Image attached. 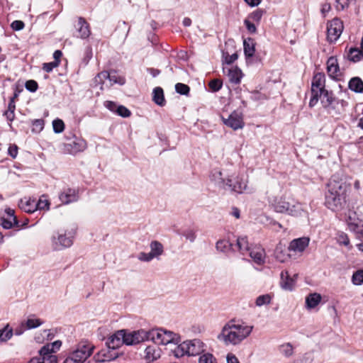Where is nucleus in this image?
Masks as SVG:
<instances>
[{
	"instance_id": "30",
	"label": "nucleus",
	"mask_w": 363,
	"mask_h": 363,
	"mask_svg": "<svg viewBox=\"0 0 363 363\" xmlns=\"http://www.w3.org/2000/svg\"><path fill=\"white\" fill-rule=\"evenodd\" d=\"M321 296L318 293L310 294L306 298V306L308 309L315 308L321 301Z\"/></svg>"
},
{
	"instance_id": "8",
	"label": "nucleus",
	"mask_w": 363,
	"mask_h": 363,
	"mask_svg": "<svg viewBox=\"0 0 363 363\" xmlns=\"http://www.w3.org/2000/svg\"><path fill=\"white\" fill-rule=\"evenodd\" d=\"M344 29L343 22L335 18L327 23V40L330 43H335L340 37Z\"/></svg>"
},
{
	"instance_id": "55",
	"label": "nucleus",
	"mask_w": 363,
	"mask_h": 363,
	"mask_svg": "<svg viewBox=\"0 0 363 363\" xmlns=\"http://www.w3.org/2000/svg\"><path fill=\"white\" fill-rule=\"evenodd\" d=\"M183 235L186 238V240H189L190 242H194L196 239V233L194 230L188 229L183 233Z\"/></svg>"
},
{
	"instance_id": "34",
	"label": "nucleus",
	"mask_w": 363,
	"mask_h": 363,
	"mask_svg": "<svg viewBox=\"0 0 363 363\" xmlns=\"http://www.w3.org/2000/svg\"><path fill=\"white\" fill-rule=\"evenodd\" d=\"M347 59L353 62H357L363 60V51L357 48H352L347 53Z\"/></svg>"
},
{
	"instance_id": "40",
	"label": "nucleus",
	"mask_w": 363,
	"mask_h": 363,
	"mask_svg": "<svg viewBox=\"0 0 363 363\" xmlns=\"http://www.w3.org/2000/svg\"><path fill=\"white\" fill-rule=\"evenodd\" d=\"M352 282L356 286H359L363 284V269H358L353 273Z\"/></svg>"
},
{
	"instance_id": "25",
	"label": "nucleus",
	"mask_w": 363,
	"mask_h": 363,
	"mask_svg": "<svg viewBox=\"0 0 363 363\" xmlns=\"http://www.w3.org/2000/svg\"><path fill=\"white\" fill-rule=\"evenodd\" d=\"M280 285L282 289L291 291L295 285V279L290 277L287 271H283L281 273Z\"/></svg>"
},
{
	"instance_id": "24",
	"label": "nucleus",
	"mask_w": 363,
	"mask_h": 363,
	"mask_svg": "<svg viewBox=\"0 0 363 363\" xmlns=\"http://www.w3.org/2000/svg\"><path fill=\"white\" fill-rule=\"evenodd\" d=\"M86 147V143L81 138H75L73 141L67 145V150L71 154H76L82 152Z\"/></svg>"
},
{
	"instance_id": "27",
	"label": "nucleus",
	"mask_w": 363,
	"mask_h": 363,
	"mask_svg": "<svg viewBox=\"0 0 363 363\" xmlns=\"http://www.w3.org/2000/svg\"><path fill=\"white\" fill-rule=\"evenodd\" d=\"M255 40L252 38H247L243 42L244 53L247 58L253 57L255 52Z\"/></svg>"
},
{
	"instance_id": "47",
	"label": "nucleus",
	"mask_w": 363,
	"mask_h": 363,
	"mask_svg": "<svg viewBox=\"0 0 363 363\" xmlns=\"http://www.w3.org/2000/svg\"><path fill=\"white\" fill-rule=\"evenodd\" d=\"M175 89L177 93L182 95H187L190 91L189 86L182 83H177L175 85Z\"/></svg>"
},
{
	"instance_id": "63",
	"label": "nucleus",
	"mask_w": 363,
	"mask_h": 363,
	"mask_svg": "<svg viewBox=\"0 0 363 363\" xmlns=\"http://www.w3.org/2000/svg\"><path fill=\"white\" fill-rule=\"evenodd\" d=\"M4 115L10 121H12L14 119V111H6Z\"/></svg>"
},
{
	"instance_id": "37",
	"label": "nucleus",
	"mask_w": 363,
	"mask_h": 363,
	"mask_svg": "<svg viewBox=\"0 0 363 363\" xmlns=\"http://www.w3.org/2000/svg\"><path fill=\"white\" fill-rule=\"evenodd\" d=\"M62 342L60 340H57L53 342L52 343H49L44 345L42 347V352H47V351H49L54 354L60 348Z\"/></svg>"
},
{
	"instance_id": "5",
	"label": "nucleus",
	"mask_w": 363,
	"mask_h": 363,
	"mask_svg": "<svg viewBox=\"0 0 363 363\" xmlns=\"http://www.w3.org/2000/svg\"><path fill=\"white\" fill-rule=\"evenodd\" d=\"M152 341L157 345H177L181 342V336L178 333L162 328H153Z\"/></svg>"
},
{
	"instance_id": "23",
	"label": "nucleus",
	"mask_w": 363,
	"mask_h": 363,
	"mask_svg": "<svg viewBox=\"0 0 363 363\" xmlns=\"http://www.w3.org/2000/svg\"><path fill=\"white\" fill-rule=\"evenodd\" d=\"M75 28L78 35L77 37L81 38H86L90 34L91 31L89 29V26L88 23L85 21V19L82 17H79L77 20V23L75 25Z\"/></svg>"
},
{
	"instance_id": "2",
	"label": "nucleus",
	"mask_w": 363,
	"mask_h": 363,
	"mask_svg": "<svg viewBox=\"0 0 363 363\" xmlns=\"http://www.w3.org/2000/svg\"><path fill=\"white\" fill-rule=\"evenodd\" d=\"M328 191L325 194V206L334 211L340 212L347 204V189L345 183L333 180L328 185Z\"/></svg>"
},
{
	"instance_id": "39",
	"label": "nucleus",
	"mask_w": 363,
	"mask_h": 363,
	"mask_svg": "<svg viewBox=\"0 0 363 363\" xmlns=\"http://www.w3.org/2000/svg\"><path fill=\"white\" fill-rule=\"evenodd\" d=\"M13 335V330L6 325L3 329L0 330V341L6 342L9 340Z\"/></svg>"
},
{
	"instance_id": "49",
	"label": "nucleus",
	"mask_w": 363,
	"mask_h": 363,
	"mask_svg": "<svg viewBox=\"0 0 363 363\" xmlns=\"http://www.w3.org/2000/svg\"><path fill=\"white\" fill-rule=\"evenodd\" d=\"M337 242L341 245H344L345 246H348L350 245V239H349L347 235L345 233H342V232L340 233L337 235Z\"/></svg>"
},
{
	"instance_id": "60",
	"label": "nucleus",
	"mask_w": 363,
	"mask_h": 363,
	"mask_svg": "<svg viewBox=\"0 0 363 363\" xmlns=\"http://www.w3.org/2000/svg\"><path fill=\"white\" fill-rule=\"evenodd\" d=\"M226 359L227 363H240L238 357L233 353H228Z\"/></svg>"
},
{
	"instance_id": "53",
	"label": "nucleus",
	"mask_w": 363,
	"mask_h": 363,
	"mask_svg": "<svg viewBox=\"0 0 363 363\" xmlns=\"http://www.w3.org/2000/svg\"><path fill=\"white\" fill-rule=\"evenodd\" d=\"M350 228L356 233L359 239L363 240V226L351 224Z\"/></svg>"
},
{
	"instance_id": "44",
	"label": "nucleus",
	"mask_w": 363,
	"mask_h": 363,
	"mask_svg": "<svg viewBox=\"0 0 363 363\" xmlns=\"http://www.w3.org/2000/svg\"><path fill=\"white\" fill-rule=\"evenodd\" d=\"M53 130L56 133H62L65 129V123L61 119H55L52 121Z\"/></svg>"
},
{
	"instance_id": "1",
	"label": "nucleus",
	"mask_w": 363,
	"mask_h": 363,
	"mask_svg": "<svg viewBox=\"0 0 363 363\" xmlns=\"http://www.w3.org/2000/svg\"><path fill=\"white\" fill-rule=\"evenodd\" d=\"M253 328V325L236 323L235 320H230L223 325L217 338L226 346H236L250 336Z\"/></svg>"
},
{
	"instance_id": "17",
	"label": "nucleus",
	"mask_w": 363,
	"mask_h": 363,
	"mask_svg": "<svg viewBox=\"0 0 363 363\" xmlns=\"http://www.w3.org/2000/svg\"><path fill=\"white\" fill-rule=\"evenodd\" d=\"M327 72L328 76L334 79H339L341 77L337 59L335 57H330L327 60Z\"/></svg>"
},
{
	"instance_id": "35",
	"label": "nucleus",
	"mask_w": 363,
	"mask_h": 363,
	"mask_svg": "<svg viewBox=\"0 0 363 363\" xmlns=\"http://www.w3.org/2000/svg\"><path fill=\"white\" fill-rule=\"evenodd\" d=\"M153 101L154 102L160 106H163L165 104V100L164 96L163 89L160 87H156L153 90Z\"/></svg>"
},
{
	"instance_id": "54",
	"label": "nucleus",
	"mask_w": 363,
	"mask_h": 363,
	"mask_svg": "<svg viewBox=\"0 0 363 363\" xmlns=\"http://www.w3.org/2000/svg\"><path fill=\"white\" fill-rule=\"evenodd\" d=\"M25 86L27 90L35 92L38 89V83L35 80H28L26 82Z\"/></svg>"
},
{
	"instance_id": "19",
	"label": "nucleus",
	"mask_w": 363,
	"mask_h": 363,
	"mask_svg": "<svg viewBox=\"0 0 363 363\" xmlns=\"http://www.w3.org/2000/svg\"><path fill=\"white\" fill-rule=\"evenodd\" d=\"M323 107L331 113L332 111L335 109V104L336 99L333 97V93L325 90L323 91L322 96L320 97Z\"/></svg>"
},
{
	"instance_id": "51",
	"label": "nucleus",
	"mask_w": 363,
	"mask_h": 363,
	"mask_svg": "<svg viewBox=\"0 0 363 363\" xmlns=\"http://www.w3.org/2000/svg\"><path fill=\"white\" fill-rule=\"evenodd\" d=\"M281 352L286 357H290L293 354V347L290 343H286L281 345Z\"/></svg>"
},
{
	"instance_id": "38",
	"label": "nucleus",
	"mask_w": 363,
	"mask_h": 363,
	"mask_svg": "<svg viewBox=\"0 0 363 363\" xmlns=\"http://www.w3.org/2000/svg\"><path fill=\"white\" fill-rule=\"evenodd\" d=\"M36 210H49L50 202L45 195H43L38 201H35Z\"/></svg>"
},
{
	"instance_id": "14",
	"label": "nucleus",
	"mask_w": 363,
	"mask_h": 363,
	"mask_svg": "<svg viewBox=\"0 0 363 363\" xmlns=\"http://www.w3.org/2000/svg\"><path fill=\"white\" fill-rule=\"evenodd\" d=\"M162 351L158 345H151L145 347L143 357L147 363H152L160 358Z\"/></svg>"
},
{
	"instance_id": "15",
	"label": "nucleus",
	"mask_w": 363,
	"mask_h": 363,
	"mask_svg": "<svg viewBox=\"0 0 363 363\" xmlns=\"http://www.w3.org/2000/svg\"><path fill=\"white\" fill-rule=\"evenodd\" d=\"M310 239L308 237H302L291 240L289 245L288 250L294 253L302 254L308 246Z\"/></svg>"
},
{
	"instance_id": "22",
	"label": "nucleus",
	"mask_w": 363,
	"mask_h": 363,
	"mask_svg": "<svg viewBox=\"0 0 363 363\" xmlns=\"http://www.w3.org/2000/svg\"><path fill=\"white\" fill-rule=\"evenodd\" d=\"M115 340H122V343L126 345H135L133 332H128L126 330H119L115 332Z\"/></svg>"
},
{
	"instance_id": "13",
	"label": "nucleus",
	"mask_w": 363,
	"mask_h": 363,
	"mask_svg": "<svg viewBox=\"0 0 363 363\" xmlns=\"http://www.w3.org/2000/svg\"><path fill=\"white\" fill-rule=\"evenodd\" d=\"M113 344V335H110L108 338V341L106 342V348L100 350L96 355V361L98 362H105L111 361L113 357L112 350L113 346H111Z\"/></svg>"
},
{
	"instance_id": "52",
	"label": "nucleus",
	"mask_w": 363,
	"mask_h": 363,
	"mask_svg": "<svg viewBox=\"0 0 363 363\" xmlns=\"http://www.w3.org/2000/svg\"><path fill=\"white\" fill-rule=\"evenodd\" d=\"M59 66V62L53 61L48 63H44L43 66V69L46 72H50L53 70L54 68Z\"/></svg>"
},
{
	"instance_id": "32",
	"label": "nucleus",
	"mask_w": 363,
	"mask_h": 363,
	"mask_svg": "<svg viewBox=\"0 0 363 363\" xmlns=\"http://www.w3.org/2000/svg\"><path fill=\"white\" fill-rule=\"evenodd\" d=\"M235 247L243 255H246L252 248L250 247L247 237H239L237 239Z\"/></svg>"
},
{
	"instance_id": "48",
	"label": "nucleus",
	"mask_w": 363,
	"mask_h": 363,
	"mask_svg": "<svg viewBox=\"0 0 363 363\" xmlns=\"http://www.w3.org/2000/svg\"><path fill=\"white\" fill-rule=\"evenodd\" d=\"M33 132L39 133L40 132L43 128H44V121L42 119H36L34 120L32 123Z\"/></svg>"
},
{
	"instance_id": "6",
	"label": "nucleus",
	"mask_w": 363,
	"mask_h": 363,
	"mask_svg": "<svg viewBox=\"0 0 363 363\" xmlns=\"http://www.w3.org/2000/svg\"><path fill=\"white\" fill-rule=\"evenodd\" d=\"M325 76L322 72H318L314 74L311 83V97L309 101V106H315L323 91L325 90Z\"/></svg>"
},
{
	"instance_id": "56",
	"label": "nucleus",
	"mask_w": 363,
	"mask_h": 363,
	"mask_svg": "<svg viewBox=\"0 0 363 363\" xmlns=\"http://www.w3.org/2000/svg\"><path fill=\"white\" fill-rule=\"evenodd\" d=\"M24 26H25L24 23L22 21H19V20L13 21L11 24V28L13 30H16V31L23 30Z\"/></svg>"
},
{
	"instance_id": "3",
	"label": "nucleus",
	"mask_w": 363,
	"mask_h": 363,
	"mask_svg": "<svg viewBox=\"0 0 363 363\" xmlns=\"http://www.w3.org/2000/svg\"><path fill=\"white\" fill-rule=\"evenodd\" d=\"M272 207L277 213H284L294 217L303 216L307 214L303 204L293 197L283 195L276 197L272 202Z\"/></svg>"
},
{
	"instance_id": "31",
	"label": "nucleus",
	"mask_w": 363,
	"mask_h": 363,
	"mask_svg": "<svg viewBox=\"0 0 363 363\" xmlns=\"http://www.w3.org/2000/svg\"><path fill=\"white\" fill-rule=\"evenodd\" d=\"M348 87L355 93H363V81L358 77H352L349 81Z\"/></svg>"
},
{
	"instance_id": "21",
	"label": "nucleus",
	"mask_w": 363,
	"mask_h": 363,
	"mask_svg": "<svg viewBox=\"0 0 363 363\" xmlns=\"http://www.w3.org/2000/svg\"><path fill=\"white\" fill-rule=\"evenodd\" d=\"M57 357L51 352H43L42 348L39 351V357L31 359L29 363H57Z\"/></svg>"
},
{
	"instance_id": "20",
	"label": "nucleus",
	"mask_w": 363,
	"mask_h": 363,
	"mask_svg": "<svg viewBox=\"0 0 363 363\" xmlns=\"http://www.w3.org/2000/svg\"><path fill=\"white\" fill-rule=\"evenodd\" d=\"M253 262L262 265L265 262V251L261 246H254L247 252Z\"/></svg>"
},
{
	"instance_id": "64",
	"label": "nucleus",
	"mask_w": 363,
	"mask_h": 363,
	"mask_svg": "<svg viewBox=\"0 0 363 363\" xmlns=\"http://www.w3.org/2000/svg\"><path fill=\"white\" fill-rule=\"evenodd\" d=\"M125 82V79L122 76H115V84H118L120 85H123Z\"/></svg>"
},
{
	"instance_id": "57",
	"label": "nucleus",
	"mask_w": 363,
	"mask_h": 363,
	"mask_svg": "<svg viewBox=\"0 0 363 363\" xmlns=\"http://www.w3.org/2000/svg\"><path fill=\"white\" fill-rule=\"evenodd\" d=\"M244 23H245L247 30L250 33H256L257 28H256L255 25L253 23H252L249 19H245L244 21Z\"/></svg>"
},
{
	"instance_id": "4",
	"label": "nucleus",
	"mask_w": 363,
	"mask_h": 363,
	"mask_svg": "<svg viewBox=\"0 0 363 363\" xmlns=\"http://www.w3.org/2000/svg\"><path fill=\"white\" fill-rule=\"evenodd\" d=\"M206 350V345L200 339H193L184 341L179 344L175 350L177 357L187 354L188 356H196Z\"/></svg>"
},
{
	"instance_id": "41",
	"label": "nucleus",
	"mask_w": 363,
	"mask_h": 363,
	"mask_svg": "<svg viewBox=\"0 0 363 363\" xmlns=\"http://www.w3.org/2000/svg\"><path fill=\"white\" fill-rule=\"evenodd\" d=\"M231 247H233V245L228 240H220L216 242V249L221 252H227Z\"/></svg>"
},
{
	"instance_id": "16",
	"label": "nucleus",
	"mask_w": 363,
	"mask_h": 363,
	"mask_svg": "<svg viewBox=\"0 0 363 363\" xmlns=\"http://www.w3.org/2000/svg\"><path fill=\"white\" fill-rule=\"evenodd\" d=\"M59 199L62 204L75 202L79 199L78 191L72 188L64 189L59 194Z\"/></svg>"
},
{
	"instance_id": "9",
	"label": "nucleus",
	"mask_w": 363,
	"mask_h": 363,
	"mask_svg": "<svg viewBox=\"0 0 363 363\" xmlns=\"http://www.w3.org/2000/svg\"><path fill=\"white\" fill-rule=\"evenodd\" d=\"M150 252H140L138 258L142 262H150L154 258H158L164 252V247L161 242L157 240H153L150 244Z\"/></svg>"
},
{
	"instance_id": "42",
	"label": "nucleus",
	"mask_w": 363,
	"mask_h": 363,
	"mask_svg": "<svg viewBox=\"0 0 363 363\" xmlns=\"http://www.w3.org/2000/svg\"><path fill=\"white\" fill-rule=\"evenodd\" d=\"M199 363H217V361L212 354L205 353L200 356Z\"/></svg>"
},
{
	"instance_id": "7",
	"label": "nucleus",
	"mask_w": 363,
	"mask_h": 363,
	"mask_svg": "<svg viewBox=\"0 0 363 363\" xmlns=\"http://www.w3.org/2000/svg\"><path fill=\"white\" fill-rule=\"evenodd\" d=\"M93 347L89 344H79L77 348L69 354L64 363H83L91 356Z\"/></svg>"
},
{
	"instance_id": "18",
	"label": "nucleus",
	"mask_w": 363,
	"mask_h": 363,
	"mask_svg": "<svg viewBox=\"0 0 363 363\" xmlns=\"http://www.w3.org/2000/svg\"><path fill=\"white\" fill-rule=\"evenodd\" d=\"M6 217H2L1 219V225L5 229H11L15 225H18V221L15 216L13 209L7 208L5 209Z\"/></svg>"
},
{
	"instance_id": "61",
	"label": "nucleus",
	"mask_w": 363,
	"mask_h": 363,
	"mask_svg": "<svg viewBox=\"0 0 363 363\" xmlns=\"http://www.w3.org/2000/svg\"><path fill=\"white\" fill-rule=\"evenodd\" d=\"M330 9H331L330 4L328 3H324L321 5L320 11L324 17L330 11Z\"/></svg>"
},
{
	"instance_id": "28",
	"label": "nucleus",
	"mask_w": 363,
	"mask_h": 363,
	"mask_svg": "<svg viewBox=\"0 0 363 363\" xmlns=\"http://www.w3.org/2000/svg\"><path fill=\"white\" fill-rule=\"evenodd\" d=\"M95 81L96 83L101 84V89H104V87H108L112 85L110 74L107 71H104L99 73L96 77Z\"/></svg>"
},
{
	"instance_id": "10",
	"label": "nucleus",
	"mask_w": 363,
	"mask_h": 363,
	"mask_svg": "<svg viewBox=\"0 0 363 363\" xmlns=\"http://www.w3.org/2000/svg\"><path fill=\"white\" fill-rule=\"evenodd\" d=\"M220 183L223 185L227 186L230 190L241 194L244 192L247 187V179L238 177L235 181H233L231 179H224L223 178H220Z\"/></svg>"
},
{
	"instance_id": "58",
	"label": "nucleus",
	"mask_w": 363,
	"mask_h": 363,
	"mask_svg": "<svg viewBox=\"0 0 363 363\" xmlns=\"http://www.w3.org/2000/svg\"><path fill=\"white\" fill-rule=\"evenodd\" d=\"M18 148L16 145H10L8 149L9 155L12 158H16L18 155Z\"/></svg>"
},
{
	"instance_id": "43",
	"label": "nucleus",
	"mask_w": 363,
	"mask_h": 363,
	"mask_svg": "<svg viewBox=\"0 0 363 363\" xmlns=\"http://www.w3.org/2000/svg\"><path fill=\"white\" fill-rule=\"evenodd\" d=\"M115 113L123 118H128L131 115L130 111L125 106L122 105H120L116 107V108L115 109Z\"/></svg>"
},
{
	"instance_id": "46",
	"label": "nucleus",
	"mask_w": 363,
	"mask_h": 363,
	"mask_svg": "<svg viewBox=\"0 0 363 363\" xmlns=\"http://www.w3.org/2000/svg\"><path fill=\"white\" fill-rule=\"evenodd\" d=\"M222 85V82L218 79H214L208 83L210 89L213 92L219 91L221 89Z\"/></svg>"
},
{
	"instance_id": "59",
	"label": "nucleus",
	"mask_w": 363,
	"mask_h": 363,
	"mask_svg": "<svg viewBox=\"0 0 363 363\" xmlns=\"http://www.w3.org/2000/svg\"><path fill=\"white\" fill-rule=\"evenodd\" d=\"M238 55L236 53L232 55H227L225 57V62L228 65L233 63L238 59Z\"/></svg>"
},
{
	"instance_id": "29",
	"label": "nucleus",
	"mask_w": 363,
	"mask_h": 363,
	"mask_svg": "<svg viewBox=\"0 0 363 363\" xmlns=\"http://www.w3.org/2000/svg\"><path fill=\"white\" fill-rule=\"evenodd\" d=\"M19 206L26 213H31L36 211L35 200L33 199H21Z\"/></svg>"
},
{
	"instance_id": "33",
	"label": "nucleus",
	"mask_w": 363,
	"mask_h": 363,
	"mask_svg": "<svg viewBox=\"0 0 363 363\" xmlns=\"http://www.w3.org/2000/svg\"><path fill=\"white\" fill-rule=\"evenodd\" d=\"M229 81L233 84H239L242 77V72L238 67H232L228 70Z\"/></svg>"
},
{
	"instance_id": "11",
	"label": "nucleus",
	"mask_w": 363,
	"mask_h": 363,
	"mask_svg": "<svg viewBox=\"0 0 363 363\" xmlns=\"http://www.w3.org/2000/svg\"><path fill=\"white\" fill-rule=\"evenodd\" d=\"M222 120L225 125L235 130L242 129L245 125L242 114L238 111H233L227 118L222 117Z\"/></svg>"
},
{
	"instance_id": "50",
	"label": "nucleus",
	"mask_w": 363,
	"mask_h": 363,
	"mask_svg": "<svg viewBox=\"0 0 363 363\" xmlns=\"http://www.w3.org/2000/svg\"><path fill=\"white\" fill-rule=\"evenodd\" d=\"M263 15V11L260 9H257L252 13H251L249 16V18L252 21L259 22Z\"/></svg>"
},
{
	"instance_id": "36",
	"label": "nucleus",
	"mask_w": 363,
	"mask_h": 363,
	"mask_svg": "<svg viewBox=\"0 0 363 363\" xmlns=\"http://www.w3.org/2000/svg\"><path fill=\"white\" fill-rule=\"evenodd\" d=\"M272 297L273 296L269 294L260 295L256 298L255 304L259 307L268 305L271 303Z\"/></svg>"
},
{
	"instance_id": "62",
	"label": "nucleus",
	"mask_w": 363,
	"mask_h": 363,
	"mask_svg": "<svg viewBox=\"0 0 363 363\" xmlns=\"http://www.w3.org/2000/svg\"><path fill=\"white\" fill-rule=\"evenodd\" d=\"M26 330H28V328H26V325L25 323H22L21 325L15 329L14 333L16 335H21Z\"/></svg>"
},
{
	"instance_id": "45",
	"label": "nucleus",
	"mask_w": 363,
	"mask_h": 363,
	"mask_svg": "<svg viewBox=\"0 0 363 363\" xmlns=\"http://www.w3.org/2000/svg\"><path fill=\"white\" fill-rule=\"evenodd\" d=\"M25 323L26 328L33 329L41 325L43 322L38 318H28Z\"/></svg>"
},
{
	"instance_id": "12",
	"label": "nucleus",
	"mask_w": 363,
	"mask_h": 363,
	"mask_svg": "<svg viewBox=\"0 0 363 363\" xmlns=\"http://www.w3.org/2000/svg\"><path fill=\"white\" fill-rule=\"evenodd\" d=\"M52 247L55 250H62L65 248L69 247L73 240L71 237L67 236L65 234L53 235L51 238Z\"/></svg>"
},
{
	"instance_id": "26",
	"label": "nucleus",
	"mask_w": 363,
	"mask_h": 363,
	"mask_svg": "<svg viewBox=\"0 0 363 363\" xmlns=\"http://www.w3.org/2000/svg\"><path fill=\"white\" fill-rule=\"evenodd\" d=\"M133 333L134 335L135 345L146 340H152V329L149 330L141 329L136 331H133Z\"/></svg>"
}]
</instances>
